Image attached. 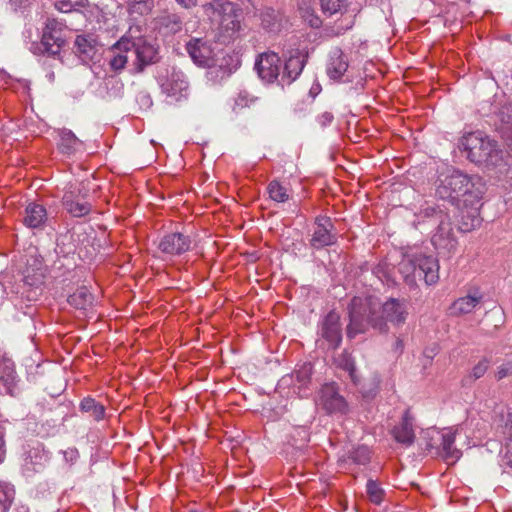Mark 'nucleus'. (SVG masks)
Listing matches in <instances>:
<instances>
[{
	"mask_svg": "<svg viewBox=\"0 0 512 512\" xmlns=\"http://www.w3.org/2000/svg\"><path fill=\"white\" fill-rule=\"evenodd\" d=\"M305 56L299 51H295L286 60L280 82L282 85L292 83L302 72L305 66Z\"/></svg>",
	"mask_w": 512,
	"mask_h": 512,
	"instance_id": "6ab92c4d",
	"label": "nucleus"
},
{
	"mask_svg": "<svg viewBox=\"0 0 512 512\" xmlns=\"http://www.w3.org/2000/svg\"><path fill=\"white\" fill-rule=\"evenodd\" d=\"M437 259L422 253L408 255L399 263V272L405 283L414 286L423 279L427 285L435 284L439 279Z\"/></svg>",
	"mask_w": 512,
	"mask_h": 512,
	"instance_id": "423d86ee",
	"label": "nucleus"
},
{
	"mask_svg": "<svg viewBox=\"0 0 512 512\" xmlns=\"http://www.w3.org/2000/svg\"><path fill=\"white\" fill-rule=\"evenodd\" d=\"M25 282L28 284V285H34L36 282L35 281H29V276H25Z\"/></svg>",
	"mask_w": 512,
	"mask_h": 512,
	"instance_id": "4d7b16f0",
	"label": "nucleus"
},
{
	"mask_svg": "<svg viewBox=\"0 0 512 512\" xmlns=\"http://www.w3.org/2000/svg\"><path fill=\"white\" fill-rule=\"evenodd\" d=\"M354 18H355V16H350L349 21L346 22L345 25L337 26L336 29L333 31L334 35H342L347 30L351 29L352 26L354 25Z\"/></svg>",
	"mask_w": 512,
	"mask_h": 512,
	"instance_id": "de8ad7c7",
	"label": "nucleus"
},
{
	"mask_svg": "<svg viewBox=\"0 0 512 512\" xmlns=\"http://www.w3.org/2000/svg\"><path fill=\"white\" fill-rule=\"evenodd\" d=\"M47 221L46 208L39 203L31 202L25 207L23 223L31 229L42 228Z\"/></svg>",
	"mask_w": 512,
	"mask_h": 512,
	"instance_id": "412c9836",
	"label": "nucleus"
},
{
	"mask_svg": "<svg viewBox=\"0 0 512 512\" xmlns=\"http://www.w3.org/2000/svg\"><path fill=\"white\" fill-rule=\"evenodd\" d=\"M162 91L169 97L180 100L186 97L188 82L181 72L172 71L169 78L161 85Z\"/></svg>",
	"mask_w": 512,
	"mask_h": 512,
	"instance_id": "aec40b11",
	"label": "nucleus"
},
{
	"mask_svg": "<svg viewBox=\"0 0 512 512\" xmlns=\"http://www.w3.org/2000/svg\"><path fill=\"white\" fill-rule=\"evenodd\" d=\"M322 14L325 17L343 16L349 8L348 0H318Z\"/></svg>",
	"mask_w": 512,
	"mask_h": 512,
	"instance_id": "a878e982",
	"label": "nucleus"
},
{
	"mask_svg": "<svg viewBox=\"0 0 512 512\" xmlns=\"http://www.w3.org/2000/svg\"><path fill=\"white\" fill-rule=\"evenodd\" d=\"M371 452L367 446H358L350 450L346 456L339 459L340 463H346L348 460L357 465H366L370 462Z\"/></svg>",
	"mask_w": 512,
	"mask_h": 512,
	"instance_id": "7c9ffc66",
	"label": "nucleus"
},
{
	"mask_svg": "<svg viewBox=\"0 0 512 512\" xmlns=\"http://www.w3.org/2000/svg\"><path fill=\"white\" fill-rule=\"evenodd\" d=\"M347 69V56L338 48L331 51L326 68L327 75L331 79L338 80L345 74Z\"/></svg>",
	"mask_w": 512,
	"mask_h": 512,
	"instance_id": "4be33fe9",
	"label": "nucleus"
},
{
	"mask_svg": "<svg viewBox=\"0 0 512 512\" xmlns=\"http://www.w3.org/2000/svg\"><path fill=\"white\" fill-rule=\"evenodd\" d=\"M336 362L341 369L348 372L352 382L355 385H357V386L360 385V379L356 373V366H355L354 358L348 351L344 350L337 357Z\"/></svg>",
	"mask_w": 512,
	"mask_h": 512,
	"instance_id": "473e14b6",
	"label": "nucleus"
},
{
	"mask_svg": "<svg viewBox=\"0 0 512 512\" xmlns=\"http://www.w3.org/2000/svg\"><path fill=\"white\" fill-rule=\"evenodd\" d=\"M403 341L398 339L396 342H395V350H399L400 352L402 351L403 349Z\"/></svg>",
	"mask_w": 512,
	"mask_h": 512,
	"instance_id": "5fc2aeb1",
	"label": "nucleus"
},
{
	"mask_svg": "<svg viewBox=\"0 0 512 512\" xmlns=\"http://www.w3.org/2000/svg\"><path fill=\"white\" fill-rule=\"evenodd\" d=\"M379 317L386 323L390 322L394 326H401L405 323L408 311L404 301L390 298L384 304L379 303ZM388 326V324H386Z\"/></svg>",
	"mask_w": 512,
	"mask_h": 512,
	"instance_id": "2eb2a0df",
	"label": "nucleus"
},
{
	"mask_svg": "<svg viewBox=\"0 0 512 512\" xmlns=\"http://www.w3.org/2000/svg\"><path fill=\"white\" fill-rule=\"evenodd\" d=\"M320 120L323 125L329 124L333 120V115L329 112H325L320 116Z\"/></svg>",
	"mask_w": 512,
	"mask_h": 512,
	"instance_id": "864d4df0",
	"label": "nucleus"
},
{
	"mask_svg": "<svg viewBox=\"0 0 512 512\" xmlns=\"http://www.w3.org/2000/svg\"><path fill=\"white\" fill-rule=\"evenodd\" d=\"M15 375L14 363L7 357L0 356V380L9 382Z\"/></svg>",
	"mask_w": 512,
	"mask_h": 512,
	"instance_id": "79ce46f5",
	"label": "nucleus"
},
{
	"mask_svg": "<svg viewBox=\"0 0 512 512\" xmlns=\"http://www.w3.org/2000/svg\"><path fill=\"white\" fill-rule=\"evenodd\" d=\"M337 242V234L332 220L327 216H317L314 221V229L309 240L311 248L319 250L332 246Z\"/></svg>",
	"mask_w": 512,
	"mask_h": 512,
	"instance_id": "9d476101",
	"label": "nucleus"
},
{
	"mask_svg": "<svg viewBox=\"0 0 512 512\" xmlns=\"http://www.w3.org/2000/svg\"><path fill=\"white\" fill-rule=\"evenodd\" d=\"M154 0H129L128 12L130 15H146L152 11Z\"/></svg>",
	"mask_w": 512,
	"mask_h": 512,
	"instance_id": "ea45409f",
	"label": "nucleus"
},
{
	"mask_svg": "<svg viewBox=\"0 0 512 512\" xmlns=\"http://www.w3.org/2000/svg\"><path fill=\"white\" fill-rule=\"evenodd\" d=\"M82 412L89 413L96 421H100L105 416V407L91 397L84 398L80 403Z\"/></svg>",
	"mask_w": 512,
	"mask_h": 512,
	"instance_id": "72a5a7b5",
	"label": "nucleus"
},
{
	"mask_svg": "<svg viewBox=\"0 0 512 512\" xmlns=\"http://www.w3.org/2000/svg\"><path fill=\"white\" fill-rule=\"evenodd\" d=\"M204 14L217 25V41L228 44L239 37L242 30V9L229 0H210L202 5Z\"/></svg>",
	"mask_w": 512,
	"mask_h": 512,
	"instance_id": "f03ea898",
	"label": "nucleus"
},
{
	"mask_svg": "<svg viewBox=\"0 0 512 512\" xmlns=\"http://www.w3.org/2000/svg\"><path fill=\"white\" fill-rule=\"evenodd\" d=\"M86 191L84 183H81V188L77 191L70 190L64 194L63 206L73 217H83L91 212L92 204L85 200Z\"/></svg>",
	"mask_w": 512,
	"mask_h": 512,
	"instance_id": "f8f14e48",
	"label": "nucleus"
},
{
	"mask_svg": "<svg viewBox=\"0 0 512 512\" xmlns=\"http://www.w3.org/2000/svg\"><path fill=\"white\" fill-rule=\"evenodd\" d=\"M311 374H312L311 363H305L301 366L300 369L295 371L293 377L300 384V386H304L310 381Z\"/></svg>",
	"mask_w": 512,
	"mask_h": 512,
	"instance_id": "c03bdc74",
	"label": "nucleus"
},
{
	"mask_svg": "<svg viewBox=\"0 0 512 512\" xmlns=\"http://www.w3.org/2000/svg\"><path fill=\"white\" fill-rule=\"evenodd\" d=\"M94 300L93 295L86 287L78 288L73 294L68 297V303L76 309L85 310L92 305Z\"/></svg>",
	"mask_w": 512,
	"mask_h": 512,
	"instance_id": "c756f323",
	"label": "nucleus"
},
{
	"mask_svg": "<svg viewBox=\"0 0 512 512\" xmlns=\"http://www.w3.org/2000/svg\"><path fill=\"white\" fill-rule=\"evenodd\" d=\"M489 367V361L487 359L480 360L471 370L469 374H467L462 379V385L463 386H470L473 384L477 379L484 376L487 369Z\"/></svg>",
	"mask_w": 512,
	"mask_h": 512,
	"instance_id": "4c0bfd02",
	"label": "nucleus"
},
{
	"mask_svg": "<svg viewBox=\"0 0 512 512\" xmlns=\"http://www.w3.org/2000/svg\"><path fill=\"white\" fill-rule=\"evenodd\" d=\"M366 493L369 500L376 505H380L384 500L385 491L375 480L369 479L367 481Z\"/></svg>",
	"mask_w": 512,
	"mask_h": 512,
	"instance_id": "58836bf2",
	"label": "nucleus"
},
{
	"mask_svg": "<svg viewBox=\"0 0 512 512\" xmlns=\"http://www.w3.org/2000/svg\"><path fill=\"white\" fill-rule=\"evenodd\" d=\"M499 115H500V117H501V120H502V121H505V122H507V123L512 122V116H510V115L508 116V119H507V120H505V119H504V117H503V116H504V110H501V111H500V113H499Z\"/></svg>",
	"mask_w": 512,
	"mask_h": 512,
	"instance_id": "6e6d98bb",
	"label": "nucleus"
},
{
	"mask_svg": "<svg viewBox=\"0 0 512 512\" xmlns=\"http://www.w3.org/2000/svg\"><path fill=\"white\" fill-rule=\"evenodd\" d=\"M480 301L481 296L467 295L465 297H461L453 302L450 307V313L455 316L470 313L480 303Z\"/></svg>",
	"mask_w": 512,
	"mask_h": 512,
	"instance_id": "bb28decb",
	"label": "nucleus"
},
{
	"mask_svg": "<svg viewBox=\"0 0 512 512\" xmlns=\"http://www.w3.org/2000/svg\"><path fill=\"white\" fill-rule=\"evenodd\" d=\"M508 375H512V362H507L498 367L495 377L501 380Z\"/></svg>",
	"mask_w": 512,
	"mask_h": 512,
	"instance_id": "49530a36",
	"label": "nucleus"
},
{
	"mask_svg": "<svg viewBox=\"0 0 512 512\" xmlns=\"http://www.w3.org/2000/svg\"><path fill=\"white\" fill-rule=\"evenodd\" d=\"M486 192V184L478 175H469L452 169L438 176L435 195L448 201L457 209L465 205L479 204Z\"/></svg>",
	"mask_w": 512,
	"mask_h": 512,
	"instance_id": "f257e3e1",
	"label": "nucleus"
},
{
	"mask_svg": "<svg viewBox=\"0 0 512 512\" xmlns=\"http://www.w3.org/2000/svg\"><path fill=\"white\" fill-rule=\"evenodd\" d=\"M186 50L195 64L201 67L212 68L213 51L206 41L201 38H192L186 44Z\"/></svg>",
	"mask_w": 512,
	"mask_h": 512,
	"instance_id": "dca6fc26",
	"label": "nucleus"
},
{
	"mask_svg": "<svg viewBox=\"0 0 512 512\" xmlns=\"http://www.w3.org/2000/svg\"><path fill=\"white\" fill-rule=\"evenodd\" d=\"M6 454L4 436L0 432V463L4 460Z\"/></svg>",
	"mask_w": 512,
	"mask_h": 512,
	"instance_id": "3c124183",
	"label": "nucleus"
},
{
	"mask_svg": "<svg viewBox=\"0 0 512 512\" xmlns=\"http://www.w3.org/2000/svg\"><path fill=\"white\" fill-rule=\"evenodd\" d=\"M59 137L60 140L58 143V148L61 153L66 155L73 154L81 144V141L75 136V134L68 129L60 130Z\"/></svg>",
	"mask_w": 512,
	"mask_h": 512,
	"instance_id": "cd10ccee",
	"label": "nucleus"
},
{
	"mask_svg": "<svg viewBox=\"0 0 512 512\" xmlns=\"http://www.w3.org/2000/svg\"><path fill=\"white\" fill-rule=\"evenodd\" d=\"M176 2L185 9H190L197 5V0H176Z\"/></svg>",
	"mask_w": 512,
	"mask_h": 512,
	"instance_id": "09e8293b",
	"label": "nucleus"
},
{
	"mask_svg": "<svg viewBox=\"0 0 512 512\" xmlns=\"http://www.w3.org/2000/svg\"><path fill=\"white\" fill-rule=\"evenodd\" d=\"M66 25L53 17H47L42 31L41 41L33 44L34 53L57 56L65 45L63 31Z\"/></svg>",
	"mask_w": 512,
	"mask_h": 512,
	"instance_id": "6e6552de",
	"label": "nucleus"
},
{
	"mask_svg": "<svg viewBox=\"0 0 512 512\" xmlns=\"http://www.w3.org/2000/svg\"><path fill=\"white\" fill-rule=\"evenodd\" d=\"M300 11L303 19L307 21L312 28H319L322 25L320 17L314 13V10L311 7L306 6L304 2L300 7Z\"/></svg>",
	"mask_w": 512,
	"mask_h": 512,
	"instance_id": "37998d69",
	"label": "nucleus"
},
{
	"mask_svg": "<svg viewBox=\"0 0 512 512\" xmlns=\"http://www.w3.org/2000/svg\"><path fill=\"white\" fill-rule=\"evenodd\" d=\"M393 434L397 442L405 445H411L415 439L412 423L407 418H404L402 423L394 428Z\"/></svg>",
	"mask_w": 512,
	"mask_h": 512,
	"instance_id": "2f4dec72",
	"label": "nucleus"
},
{
	"mask_svg": "<svg viewBox=\"0 0 512 512\" xmlns=\"http://www.w3.org/2000/svg\"><path fill=\"white\" fill-rule=\"evenodd\" d=\"M379 391V381L373 380L368 385L363 384L360 387V392L362 396L366 399L374 398Z\"/></svg>",
	"mask_w": 512,
	"mask_h": 512,
	"instance_id": "a18cd8bd",
	"label": "nucleus"
},
{
	"mask_svg": "<svg viewBox=\"0 0 512 512\" xmlns=\"http://www.w3.org/2000/svg\"><path fill=\"white\" fill-rule=\"evenodd\" d=\"M54 7L61 13H71L87 9L91 7V4L88 0H58L55 2Z\"/></svg>",
	"mask_w": 512,
	"mask_h": 512,
	"instance_id": "f704fd0d",
	"label": "nucleus"
},
{
	"mask_svg": "<svg viewBox=\"0 0 512 512\" xmlns=\"http://www.w3.org/2000/svg\"><path fill=\"white\" fill-rule=\"evenodd\" d=\"M460 145L466 152L467 159L478 166L493 169L504 162V152L497 142L480 132H471L463 136Z\"/></svg>",
	"mask_w": 512,
	"mask_h": 512,
	"instance_id": "20e7f679",
	"label": "nucleus"
},
{
	"mask_svg": "<svg viewBox=\"0 0 512 512\" xmlns=\"http://www.w3.org/2000/svg\"><path fill=\"white\" fill-rule=\"evenodd\" d=\"M427 439L426 450L445 461L454 463L461 457V451L454 447L455 433L450 429L439 431L428 429L425 433Z\"/></svg>",
	"mask_w": 512,
	"mask_h": 512,
	"instance_id": "0eeeda50",
	"label": "nucleus"
},
{
	"mask_svg": "<svg viewBox=\"0 0 512 512\" xmlns=\"http://www.w3.org/2000/svg\"><path fill=\"white\" fill-rule=\"evenodd\" d=\"M14 7H26L31 3V0H9Z\"/></svg>",
	"mask_w": 512,
	"mask_h": 512,
	"instance_id": "603ef678",
	"label": "nucleus"
},
{
	"mask_svg": "<svg viewBox=\"0 0 512 512\" xmlns=\"http://www.w3.org/2000/svg\"><path fill=\"white\" fill-rule=\"evenodd\" d=\"M320 401L323 408L330 414H347L350 411L348 402L339 393V388L335 383H327L322 386Z\"/></svg>",
	"mask_w": 512,
	"mask_h": 512,
	"instance_id": "9b49d317",
	"label": "nucleus"
},
{
	"mask_svg": "<svg viewBox=\"0 0 512 512\" xmlns=\"http://www.w3.org/2000/svg\"><path fill=\"white\" fill-rule=\"evenodd\" d=\"M236 105L240 107L248 106V99L246 93H240L236 99Z\"/></svg>",
	"mask_w": 512,
	"mask_h": 512,
	"instance_id": "8fccbe9b",
	"label": "nucleus"
},
{
	"mask_svg": "<svg viewBox=\"0 0 512 512\" xmlns=\"http://www.w3.org/2000/svg\"><path fill=\"white\" fill-rule=\"evenodd\" d=\"M111 52L113 53V56L109 60L110 68L114 72H120L126 66L128 61V52H125L124 49L118 48L117 43L113 45Z\"/></svg>",
	"mask_w": 512,
	"mask_h": 512,
	"instance_id": "e433bc0d",
	"label": "nucleus"
},
{
	"mask_svg": "<svg viewBox=\"0 0 512 512\" xmlns=\"http://www.w3.org/2000/svg\"><path fill=\"white\" fill-rule=\"evenodd\" d=\"M14 498V487L7 482L0 481V512H8Z\"/></svg>",
	"mask_w": 512,
	"mask_h": 512,
	"instance_id": "c9c22d12",
	"label": "nucleus"
},
{
	"mask_svg": "<svg viewBox=\"0 0 512 512\" xmlns=\"http://www.w3.org/2000/svg\"><path fill=\"white\" fill-rule=\"evenodd\" d=\"M479 204L465 205L459 209L461 211L459 220V230L462 232H470L481 224V217L479 214Z\"/></svg>",
	"mask_w": 512,
	"mask_h": 512,
	"instance_id": "5701e85b",
	"label": "nucleus"
},
{
	"mask_svg": "<svg viewBox=\"0 0 512 512\" xmlns=\"http://www.w3.org/2000/svg\"><path fill=\"white\" fill-rule=\"evenodd\" d=\"M117 47L124 49L125 52L134 51L136 56L135 71L138 73L143 72L146 66L155 64L160 59L158 48L141 37L135 40L122 37L117 42Z\"/></svg>",
	"mask_w": 512,
	"mask_h": 512,
	"instance_id": "1a4fd4ad",
	"label": "nucleus"
},
{
	"mask_svg": "<svg viewBox=\"0 0 512 512\" xmlns=\"http://www.w3.org/2000/svg\"><path fill=\"white\" fill-rule=\"evenodd\" d=\"M191 247V239L188 235L174 232L165 235L159 242L158 248L166 254L180 255Z\"/></svg>",
	"mask_w": 512,
	"mask_h": 512,
	"instance_id": "f3484780",
	"label": "nucleus"
},
{
	"mask_svg": "<svg viewBox=\"0 0 512 512\" xmlns=\"http://www.w3.org/2000/svg\"><path fill=\"white\" fill-rule=\"evenodd\" d=\"M74 47L76 55L82 60H92L97 52V40L90 34L78 35Z\"/></svg>",
	"mask_w": 512,
	"mask_h": 512,
	"instance_id": "b1692460",
	"label": "nucleus"
},
{
	"mask_svg": "<svg viewBox=\"0 0 512 512\" xmlns=\"http://www.w3.org/2000/svg\"><path fill=\"white\" fill-rule=\"evenodd\" d=\"M157 23L161 29L166 30V33L176 34L182 30L183 19L177 13L163 12L158 18Z\"/></svg>",
	"mask_w": 512,
	"mask_h": 512,
	"instance_id": "393cba45",
	"label": "nucleus"
},
{
	"mask_svg": "<svg viewBox=\"0 0 512 512\" xmlns=\"http://www.w3.org/2000/svg\"><path fill=\"white\" fill-rule=\"evenodd\" d=\"M261 25L268 32H277L282 27V16L273 8H266L262 11Z\"/></svg>",
	"mask_w": 512,
	"mask_h": 512,
	"instance_id": "c85d7f7f",
	"label": "nucleus"
},
{
	"mask_svg": "<svg viewBox=\"0 0 512 512\" xmlns=\"http://www.w3.org/2000/svg\"><path fill=\"white\" fill-rule=\"evenodd\" d=\"M494 424L496 432L502 437L506 454H512V412L503 408L496 411Z\"/></svg>",
	"mask_w": 512,
	"mask_h": 512,
	"instance_id": "a211bd4d",
	"label": "nucleus"
},
{
	"mask_svg": "<svg viewBox=\"0 0 512 512\" xmlns=\"http://www.w3.org/2000/svg\"><path fill=\"white\" fill-rule=\"evenodd\" d=\"M321 337L328 343V347L335 350L342 342V325L340 315L330 311L323 319L320 329Z\"/></svg>",
	"mask_w": 512,
	"mask_h": 512,
	"instance_id": "ddd939ff",
	"label": "nucleus"
},
{
	"mask_svg": "<svg viewBox=\"0 0 512 512\" xmlns=\"http://www.w3.org/2000/svg\"><path fill=\"white\" fill-rule=\"evenodd\" d=\"M418 218L419 223L435 226L431 243L439 254H450L455 251L457 240L448 213L438 207H426L419 212Z\"/></svg>",
	"mask_w": 512,
	"mask_h": 512,
	"instance_id": "39448f33",
	"label": "nucleus"
},
{
	"mask_svg": "<svg viewBox=\"0 0 512 512\" xmlns=\"http://www.w3.org/2000/svg\"><path fill=\"white\" fill-rule=\"evenodd\" d=\"M267 192L270 199L276 202H286L289 200V194L284 186H282L277 180H272L267 186Z\"/></svg>",
	"mask_w": 512,
	"mask_h": 512,
	"instance_id": "a19ab883",
	"label": "nucleus"
},
{
	"mask_svg": "<svg viewBox=\"0 0 512 512\" xmlns=\"http://www.w3.org/2000/svg\"><path fill=\"white\" fill-rule=\"evenodd\" d=\"M255 69L263 81L272 83L280 76V57L274 52H264L258 56Z\"/></svg>",
	"mask_w": 512,
	"mask_h": 512,
	"instance_id": "4468645a",
	"label": "nucleus"
},
{
	"mask_svg": "<svg viewBox=\"0 0 512 512\" xmlns=\"http://www.w3.org/2000/svg\"><path fill=\"white\" fill-rule=\"evenodd\" d=\"M349 323L347 337L352 339L358 334L373 328L381 333L388 332L386 322L379 317V303L370 297H353L348 306Z\"/></svg>",
	"mask_w": 512,
	"mask_h": 512,
	"instance_id": "7ed1b4c3",
	"label": "nucleus"
}]
</instances>
